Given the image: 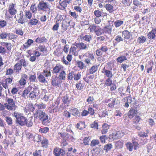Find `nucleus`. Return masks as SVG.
<instances>
[{"label": "nucleus", "mask_w": 156, "mask_h": 156, "mask_svg": "<svg viewBox=\"0 0 156 156\" xmlns=\"http://www.w3.org/2000/svg\"><path fill=\"white\" fill-rule=\"evenodd\" d=\"M6 109L10 111H15L17 106L16 105L15 101L12 98L6 97L5 99Z\"/></svg>", "instance_id": "f257e3e1"}, {"label": "nucleus", "mask_w": 156, "mask_h": 156, "mask_svg": "<svg viewBox=\"0 0 156 156\" xmlns=\"http://www.w3.org/2000/svg\"><path fill=\"white\" fill-rule=\"evenodd\" d=\"M13 116L16 118V123L22 126L25 125L26 118L21 113L14 112Z\"/></svg>", "instance_id": "f03ea898"}, {"label": "nucleus", "mask_w": 156, "mask_h": 156, "mask_svg": "<svg viewBox=\"0 0 156 156\" xmlns=\"http://www.w3.org/2000/svg\"><path fill=\"white\" fill-rule=\"evenodd\" d=\"M0 44V53L2 55L5 54L6 52V50L5 46L6 47L7 50L10 51L12 47V45L9 42H1Z\"/></svg>", "instance_id": "7ed1b4c3"}, {"label": "nucleus", "mask_w": 156, "mask_h": 156, "mask_svg": "<svg viewBox=\"0 0 156 156\" xmlns=\"http://www.w3.org/2000/svg\"><path fill=\"white\" fill-rule=\"evenodd\" d=\"M37 8L38 11L43 12H48V14L50 12V6L48 2H44V1L40 2L37 5Z\"/></svg>", "instance_id": "20e7f679"}, {"label": "nucleus", "mask_w": 156, "mask_h": 156, "mask_svg": "<svg viewBox=\"0 0 156 156\" xmlns=\"http://www.w3.org/2000/svg\"><path fill=\"white\" fill-rule=\"evenodd\" d=\"M16 8V5L15 4L12 3L9 4L8 8V11L10 15L8 14L7 12H6L5 14L6 17L11 18H12V17L10 16V15H11V16L15 15L17 12Z\"/></svg>", "instance_id": "39448f33"}, {"label": "nucleus", "mask_w": 156, "mask_h": 156, "mask_svg": "<svg viewBox=\"0 0 156 156\" xmlns=\"http://www.w3.org/2000/svg\"><path fill=\"white\" fill-rule=\"evenodd\" d=\"M27 66L26 62L24 58H22L19 61V62L16 63L14 66L13 69L14 71L17 73H19L21 71L22 66L24 67Z\"/></svg>", "instance_id": "423d86ee"}, {"label": "nucleus", "mask_w": 156, "mask_h": 156, "mask_svg": "<svg viewBox=\"0 0 156 156\" xmlns=\"http://www.w3.org/2000/svg\"><path fill=\"white\" fill-rule=\"evenodd\" d=\"M127 149L130 151H133V147L134 150H137L139 148V144L138 142L136 141H133L132 143L130 142H128L126 144Z\"/></svg>", "instance_id": "0eeeda50"}, {"label": "nucleus", "mask_w": 156, "mask_h": 156, "mask_svg": "<svg viewBox=\"0 0 156 156\" xmlns=\"http://www.w3.org/2000/svg\"><path fill=\"white\" fill-rule=\"evenodd\" d=\"M89 29L91 32H94L97 36H99L102 34V33L101 32V28H100L99 26H96L93 24L91 25H90Z\"/></svg>", "instance_id": "6e6552de"}, {"label": "nucleus", "mask_w": 156, "mask_h": 156, "mask_svg": "<svg viewBox=\"0 0 156 156\" xmlns=\"http://www.w3.org/2000/svg\"><path fill=\"white\" fill-rule=\"evenodd\" d=\"M58 134L60 135V136L63 139L66 140H69L73 141L75 139L73 137L74 134H72L71 133H58Z\"/></svg>", "instance_id": "1a4fd4ad"}, {"label": "nucleus", "mask_w": 156, "mask_h": 156, "mask_svg": "<svg viewBox=\"0 0 156 156\" xmlns=\"http://www.w3.org/2000/svg\"><path fill=\"white\" fill-rule=\"evenodd\" d=\"M40 121H41L43 125L47 126L50 122V119L48 115L44 112Z\"/></svg>", "instance_id": "9d476101"}, {"label": "nucleus", "mask_w": 156, "mask_h": 156, "mask_svg": "<svg viewBox=\"0 0 156 156\" xmlns=\"http://www.w3.org/2000/svg\"><path fill=\"white\" fill-rule=\"evenodd\" d=\"M108 50L107 47L106 45H102L96 51V55L98 57H102L104 53H106Z\"/></svg>", "instance_id": "9b49d317"}, {"label": "nucleus", "mask_w": 156, "mask_h": 156, "mask_svg": "<svg viewBox=\"0 0 156 156\" xmlns=\"http://www.w3.org/2000/svg\"><path fill=\"white\" fill-rule=\"evenodd\" d=\"M2 144L4 147L5 150L7 149L9 144L10 145L11 147H14V142L10 139L9 140L7 138H6L3 141Z\"/></svg>", "instance_id": "f8f14e48"}, {"label": "nucleus", "mask_w": 156, "mask_h": 156, "mask_svg": "<svg viewBox=\"0 0 156 156\" xmlns=\"http://www.w3.org/2000/svg\"><path fill=\"white\" fill-rule=\"evenodd\" d=\"M53 153L55 156H64L65 154V151L63 149L57 147L54 148Z\"/></svg>", "instance_id": "ddd939ff"}, {"label": "nucleus", "mask_w": 156, "mask_h": 156, "mask_svg": "<svg viewBox=\"0 0 156 156\" xmlns=\"http://www.w3.org/2000/svg\"><path fill=\"white\" fill-rule=\"evenodd\" d=\"M13 79V77L7 78L4 80H2L1 82V84L5 89H7L8 88V84L11 83L12 82Z\"/></svg>", "instance_id": "4468645a"}, {"label": "nucleus", "mask_w": 156, "mask_h": 156, "mask_svg": "<svg viewBox=\"0 0 156 156\" xmlns=\"http://www.w3.org/2000/svg\"><path fill=\"white\" fill-rule=\"evenodd\" d=\"M64 69V67L60 64H57L53 68L52 73L54 74H57Z\"/></svg>", "instance_id": "2eb2a0df"}, {"label": "nucleus", "mask_w": 156, "mask_h": 156, "mask_svg": "<svg viewBox=\"0 0 156 156\" xmlns=\"http://www.w3.org/2000/svg\"><path fill=\"white\" fill-rule=\"evenodd\" d=\"M23 12L21 11L19 14H17L16 16H15L18 23L23 24L25 22V20L23 18Z\"/></svg>", "instance_id": "dca6fc26"}, {"label": "nucleus", "mask_w": 156, "mask_h": 156, "mask_svg": "<svg viewBox=\"0 0 156 156\" xmlns=\"http://www.w3.org/2000/svg\"><path fill=\"white\" fill-rule=\"evenodd\" d=\"M36 50H38L41 53L42 55H46L48 53L47 48L44 45H39L37 48H36Z\"/></svg>", "instance_id": "f3484780"}, {"label": "nucleus", "mask_w": 156, "mask_h": 156, "mask_svg": "<svg viewBox=\"0 0 156 156\" xmlns=\"http://www.w3.org/2000/svg\"><path fill=\"white\" fill-rule=\"evenodd\" d=\"M39 90L37 88H34L33 91H31L28 95V97L31 99L36 98L39 95Z\"/></svg>", "instance_id": "a211bd4d"}, {"label": "nucleus", "mask_w": 156, "mask_h": 156, "mask_svg": "<svg viewBox=\"0 0 156 156\" xmlns=\"http://www.w3.org/2000/svg\"><path fill=\"white\" fill-rule=\"evenodd\" d=\"M137 113L138 111L137 109L132 107L128 111L127 115L129 119H131L137 115Z\"/></svg>", "instance_id": "6ab92c4d"}, {"label": "nucleus", "mask_w": 156, "mask_h": 156, "mask_svg": "<svg viewBox=\"0 0 156 156\" xmlns=\"http://www.w3.org/2000/svg\"><path fill=\"white\" fill-rule=\"evenodd\" d=\"M73 45L80 50H86L88 48V44H87L83 42H75Z\"/></svg>", "instance_id": "aec40b11"}, {"label": "nucleus", "mask_w": 156, "mask_h": 156, "mask_svg": "<svg viewBox=\"0 0 156 156\" xmlns=\"http://www.w3.org/2000/svg\"><path fill=\"white\" fill-rule=\"evenodd\" d=\"M41 24V22L38 20L36 18L31 19L29 21L28 24L29 27H32Z\"/></svg>", "instance_id": "412c9836"}, {"label": "nucleus", "mask_w": 156, "mask_h": 156, "mask_svg": "<svg viewBox=\"0 0 156 156\" xmlns=\"http://www.w3.org/2000/svg\"><path fill=\"white\" fill-rule=\"evenodd\" d=\"M101 73L104 74V76L108 78H112L113 76L112 71L107 69L105 67L101 70Z\"/></svg>", "instance_id": "4be33fe9"}, {"label": "nucleus", "mask_w": 156, "mask_h": 156, "mask_svg": "<svg viewBox=\"0 0 156 156\" xmlns=\"http://www.w3.org/2000/svg\"><path fill=\"white\" fill-rule=\"evenodd\" d=\"M61 82V80L57 76L52 78L51 82L52 86L55 87L58 86Z\"/></svg>", "instance_id": "5701e85b"}, {"label": "nucleus", "mask_w": 156, "mask_h": 156, "mask_svg": "<svg viewBox=\"0 0 156 156\" xmlns=\"http://www.w3.org/2000/svg\"><path fill=\"white\" fill-rule=\"evenodd\" d=\"M43 112H44L43 111L39 110H37L36 111L33 113V116L34 117V119H39L40 120Z\"/></svg>", "instance_id": "b1692460"}, {"label": "nucleus", "mask_w": 156, "mask_h": 156, "mask_svg": "<svg viewBox=\"0 0 156 156\" xmlns=\"http://www.w3.org/2000/svg\"><path fill=\"white\" fill-rule=\"evenodd\" d=\"M112 26L109 25L103 27L102 30L103 33L106 34H110L112 32Z\"/></svg>", "instance_id": "393cba45"}, {"label": "nucleus", "mask_w": 156, "mask_h": 156, "mask_svg": "<svg viewBox=\"0 0 156 156\" xmlns=\"http://www.w3.org/2000/svg\"><path fill=\"white\" fill-rule=\"evenodd\" d=\"M32 89V87L30 86H29L25 88V89L23 92L22 94V97L25 98H26L27 97H28V94L31 91Z\"/></svg>", "instance_id": "a878e982"}, {"label": "nucleus", "mask_w": 156, "mask_h": 156, "mask_svg": "<svg viewBox=\"0 0 156 156\" xmlns=\"http://www.w3.org/2000/svg\"><path fill=\"white\" fill-rule=\"evenodd\" d=\"M98 70V66L97 65H94L92 66L88 70L87 75L93 74L96 72Z\"/></svg>", "instance_id": "bb28decb"}, {"label": "nucleus", "mask_w": 156, "mask_h": 156, "mask_svg": "<svg viewBox=\"0 0 156 156\" xmlns=\"http://www.w3.org/2000/svg\"><path fill=\"white\" fill-rule=\"evenodd\" d=\"M122 36L125 39H129L132 37V34L130 32H129L127 30H124L122 33Z\"/></svg>", "instance_id": "cd10ccee"}, {"label": "nucleus", "mask_w": 156, "mask_h": 156, "mask_svg": "<svg viewBox=\"0 0 156 156\" xmlns=\"http://www.w3.org/2000/svg\"><path fill=\"white\" fill-rule=\"evenodd\" d=\"M147 36L150 40L154 39L156 37V28L153 29L150 32L148 33Z\"/></svg>", "instance_id": "c85d7f7f"}, {"label": "nucleus", "mask_w": 156, "mask_h": 156, "mask_svg": "<svg viewBox=\"0 0 156 156\" xmlns=\"http://www.w3.org/2000/svg\"><path fill=\"white\" fill-rule=\"evenodd\" d=\"M128 53H126L124 54V55H121L116 58V61L118 62L122 63L124 61L127 60V56L128 55Z\"/></svg>", "instance_id": "c756f323"}, {"label": "nucleus", "mask_w": 156, "mask_h": 156, "mask_svg": "<svg viewBox=\"0 0 156 156\" xmlns=\"http://www.w3.org/2000/svg\"><path fill=\"white\" fill-rule=\"evenodd\" d=\"M34 42V41L33 40L30 39H28L27 42L23 45V49H27L33 44Z\"/></svg>", "instance_id": "7c9ffc66"}, {"label": "nucleus", "mask_w": 156, "mask_h": 156, "mask_svg": "<svg viewBox=\"0 0 156 156\" xmlns=\"http://www.w3.org/2000/svg\"><path fill=\"white\" fill-rule=\"evenodd\" d=\"M116 101V98H110L108 100V102L109 101H111V102L109 103L108 104V109L110 111H111L113 108L115 104Z\"/></svg>", "instance_id": "2f4dec72"}, {"label": "nucleus", "mask_w": 156, "mask_h": 156, "mask_svg": "<svg viewBox=\"0 0 156 156\" xmlns=\"http://www.w3.org/2000/svg\"><path fill=\"white\" fill-rule=\"evenodd\" d=\"M105 7L106 9L110 13H113L115 10L113 6L109 3L106 4Z\"/></svg>", "instance_id": "473e14b6"}, {"label": "nucleus", "mask_w": 156, "mask_h": 156, "mask_svg": "<svg viewBox=\"0 0 156 156\" xmlns=\"http://www.w3.org/2000/svg\"><path fill=\"white\" fill-rule=\"evenodd\" d=\"M69 26V24H68V22L66 20H64L62 23L61 26L62 32H64L66 31Z\"/></svg>", "instance_id": "72a5a7b5"}, {"label": "nucleus", "mask_w": 156, "mask_h": 156, "mask_svg": "<svg viewBox=\"0 0 156 156\" xmlns=\"http://www.w3.org/2000/svg\"><path fill=\"white\" fill-rule=\"evenodd\" d=\"M41 73L47 78L51 76L50 68L48 67H47L46 69L43 70V72Z\"/></svg>", "instance_id": "f704fd0d"}, {"label": "nucleus", "mask_w": 156, "mask_h": 156, "mask_svg": "<svg viewBox=\"0 0 156 156\" xmlns=\"http://www.w3.org/2000/svg\"><path fill=\"white\" fill-rule=\"evenodd\" d=\"M110 125L106 123H104L102 126L101 133L102 134H105L107 133L109 129Z\"/></svg>", "instance_id": "c9c22d12"}, {"label": "nucleus", "mask_w": 156, "mask_h": 156, "mask_svg": "<svg viewBox=\"0 0 156 156\" xmlns=\"http://www.w3.org/2000/svg\"><path fill=\"white\" fill-rule=\"evenodd\" d=\"M41 142L42 147L45 148L48 147L49 142L47 138L43 136Z\"/></svg>", "instance_id": "e433bc0d"}, {"label": "nucleus", "mask_w": 156, "mask_h": 156, "mask_svg": "<svg viewBox=\"0 0 156 156\" xmlns=\"http://www.w3.org/2000/svg\"><path fill=\"white\" fill-rule=\"evenodd\" d=\"M59 6L58 8L60 10H64L67 7V4L63 0H60L59 2Z\"/></svg>", "instance_id": "4c0bfd02"}, {"label": "nucleus", "mask_w": 156, "mask_h": 156, "mask_svg": "<svg viewBox=\"0 0 156 156\" xmlns=\"http://www.w3.org/2000/svg\"><path fill=\"white\" fill-rule=\"evenodd\" d=\"M47 41V39L45 37H38L35 40V42L38 44L46 43Z\"/></svg>", "instance_id": "58836bf2"}, {"label": "nucleus", "mask_w": 156, "mask_h": 156, "mask_svg": "<svg viewBox=\"0 0 156 156\" xmlns=\"http://www.w3.org/2000/svg\"><path fill=\"white\" fill-rule=\"evenodd\" d=\"M44 76L42 73H41L37 77L39 81L41 83H44L47 82V78Z\"/></svg>", "instance_id": "ea45409f"}, {"label": "nucleus", "mask_w": 156, "mask_h": 156, "mask_svg": "<svg viewBox=\"0 0 156 156\" xmlns=\"http://www.w3.org/2000/svg\"><path fill=\"white\" fill-rule=\"evenodd\" d=\"M25 109L27 112V111L32 112L35 110V108L32 103H29L26 105Z\"/></svg>", "instance_id": "a19ab883"}, {"label": "nucleus", "mask_w": 156, "mask_h": 156, "mask_svg": "<svg viewBox=\"0 0 156 156\" xmlns=\"http://www.w3.org/2000/svg\"><path fill=\"white\" fill-rule=\"evenodd\" d=\"M92 39V36L90 35H86L83 36L81 37L80 36V39L81 40H84L85 41L87 42L88 43H90Z\"/></svg>", "instance_id": "79ce46f5"}, {"label": "nucleus", "mask_w": 156, "mask_h": 156, "mask_svg": "<svg viewBox=\"0 0 156 156\" xmlns=\"http://www.w3.org/2000/svg\"><path fill=\"white\" fill-rule=\"evenodd\" d=\"M123 146V143L120 140L116 141L115 144V149H119L122 148Z\"/></svg>", "instance_id": "37998d69"}, {"label": "nucleus", "mask_w": 156, "mask_h": 156, "mask_svg": "<svg viewBox=\"0 0 156 156\" xmlns=\"http://www.w3.org/2000/svg\"><path fill=\"white\" fill-rule=\"evenodd\" d=\"M58 77L61 80H64L66 78V71L63 69L59 73Z\"/></svg>", "instance_id": "c03bdc74"}, {"label": "nucleus", "mask_w": 156, "mask_h": 156, "mask_svg": "<svg viewBox=\"0 0 156 156\" xmlns=\"http://www.w3.org/2000/svg\"><path fill=\"white\" fill-rule=\"evenodd\" d=\"M69 96L68 94H66L62 97V101L63 104H69L70 102V100L69 99Z\"/></svg>", "instance_id": "a18cd8bd"}, {"label": "nucleus", "mask_w": 156, "mask_h": 156, "mask_svg": "<svg viewBox=\"0 0 156 156\" xmlns=\"http://www.w3.org/2000/svg\"><path fill=\"white\" fill-rule=\"evenodd\" d=\"M33 119L32 116L30 117L27 119H26L25 125L28 127H31L33 124Z\"/></svg>", "instance_id": "49530a36"}, {"label": "nucleus", "mask_w": 156, "mask_h": 156, "mask_svg": "<svg viewBox=\"0 0 156 156\" xmlns=\"http://www.w3.org/2000/svg\"><path fill=\"white\" fill-rule=\"evenodd\" d=\"M121 133L120 131H116L110 134V136L111 137L112 139L119 138V137H121V136L119 135Z\"/></svg>", "instance_id": "de8ad7c7"}, {"label": "nucleus", "mask_w": 156, "mask_h": 156, "mask_svg": "<svg viewBox=\"0 0 156 156\" xmlns=\"http://www.w3.org/2000/svg\"><path fill=\"white\" fill-rule=\"evenodd\" d=\"M77 48L75 46H72L70 48L69 54L71 53L75 56L78 55V53L76 51Z\"/></svg>", "instance_id": "09e8293b"}, {"label": "nucleus", "mask_w": 156, "mask_h": 156, "mask_svg": "<svg viewBox=\"0 0 156 156\" xmlns=\"http://www.w3.org/2000/svg\"><path fill=\"white\" fill-rule=\"evenodd\" d=\"M30 11L34 14H36L37 12V8L36 5L35 3H33L31 4L30 8Z\"/></svg>", "instance_id": "8fccbe9b"}, {"label": "nucleus", "mask_w": 156, "mask_h": 156, "mask_svg": "<svg viewBox=\"0 0 156 156\" xmlns=\"http://www.w3.org/2000/svg\"><path fill=\"white\" fill-rule=\"evenodd\" d=\"M49 128L47 127H44L40 128L39 132L41 133L46 134L49 131Z\"/></svg>", "instance_id": "3c124183"}, {"label": "nucleus", "mask_w": 156, "mask_h": 156, "mask_svg": "<svg viewBox=\"0 0 156 156\" xmlns=\"http://www.w3.org/2000/svg\"><path fill=\"white\" fill-rule=\"evenodd\" d=\"M76 128L79 129H83L85 127V124L84 122H80L76 125Z\"/></svg>", "instance_id": "603ef678"}, {"label": "nucleus", "mask_w": 156, "mask_h": 156, "mask_svg": "<svg viewBox=\"0 0 156 156\" xmlns=\"http://www.w3.org/2000/svg\"><path fill=\"white\" fill-rule=\"evenodd\" d=\"M15 33L16 34L20 36H23L24 34V32L21 28H15Z\"/></svg>", "instance_id": "864d4df0"}, {"label": "nucleus", "mask_w": 156, "mask_h": 156, "mask_svg": "<svg viewBox=\"0 0 156 156\" xmlns=\"http://www.w3.org/2000/svg\"><path fill=\"white\" fill-rule=\"evenodd\" d=\"M91 137L90 136H86L84 137L83 141L84 145H88L89 144V143L90 141Z\"/></svg>", "instance_id": "5fc2aeb1"}, {"label": "nucleus", "mask_w": 156, "mask_h": 156, "mask_svg": "<svg viewBox=\"0 0 156 156\" xmlns=\"http://www.w3.org/2000/svg\"><path fill=\"white\" fill-rule=\"evenodd\" d=\"M146 41L147 38L146 37L144 36H141L138 37L137 42L139 44H141L145 42Z\"/></svg>", "instance_id": "6e6d98bb"}, {"label": "nucleus", "mask_w": 156, "mask_h": 156, "mask_svg": "<svg viewBox=\"0 0 156 156\" xmlns=\"http://www.w3.org/2000/svg\"><path fill=\"white\" fill-rule=\"evenodd\" d=\"M112 148V145L111 144H108L104 146L103 149L106 152H108Z\"/></svg>", "instance_id": "4d7b16f0"}, {"label": "nucleus", "mask_w": 156, "mask_h": 156, "mask_svg": "<svg viewBox=\"0 0 156 156\" xmlns=\"http://www.w3.org/2000/svg\"><path fill=\"white\" fill-rule=\"evenodd\" d=\"M29 80L30 82H35L37 80L36 76L35 73L33 74L30 75L29 77Z\"/></svg>", "instance_id": "13d9d810"}, {"label": "nucleus", "mask_w": 156, "mask_h": 156, "mask_svg": "<svg viewBox=\"0 0 156 156\" xmlns=\"http://www.w3.org/2000/svg\"><path fill=\"white\" fill-rule=\"evenodd\" d=\"M81 72H74V80H79L81 76Z\"/></svg>", "instance_id": "bf43d9fd"}, {"label": "nucleus", "mask_w": 156, "mask_h": 156, "mask_svg": "<svg viewBox=\"0 0 156 156\" xmlns=\"http://www.w3.org/2000/svg\"><path fill=\"white\" fill-rule=\"evenodd\" d=\"M141 119L139 116L136 115L134 118L133 120V124L137 125L139 123V122L141 120Z\"/></svg>", "instance_id": "052dcab7"}, {"label": "nucleus", "mask_w": 156, "mask_h": 156, "mask_svg": "<svg viewBox=\"0 0 156 156\" xmlns=\"http://www.w3.org/2000/svg\"><path fill=\"white\" fill-rule=\"evenodd\" d=\"M43 136L39 135H35L34 138V141L37 143L41 142Z\"/></svg>", "instance_id": "680f3d73"}, {"label": "nucleus", "mask_w": 156, "mask_h": 156, "mask_svg": "<svg viewBox=\"0 0 156 156\" xmlns=\"http://www.w3.org/2000/svg\"><path fill=\"white\" fill-rule=\"evenodd\" d=\"M100 143L99 141L97 139H93L91 142L90 146L91 147H94Z\"/></svg>", "instance_id": "e2e57ef3"}, {"label": "nucleus", "mask_w": 156, "mask_h": 156, "mask_svg": "<svg viewBox=\"0 0 156 156\" xmlns=\"http://www.w3.org/2000/svg\"><path fill=\"white\" fill-rule=\"evenodd\" d=\"M74 72L75 71H72L69 73L67 75L68 80H72L73 78L74 79Z\"/></svg>", "instance_id": "0e129e2a"}, {"label": "nucleus", "mask_w": 156, "mask_h": 156, "mask_svg": "<svg viewBox=\"0 0 156 156\" xmlns=\"http://www.w3.org/2000/svg\"><path fill=\"white\" fill-rule=\"evenodd\" d=\"M90 127L94 129H98V123L96 121H94L90 125Z\"/></svg>", "instance_id": "69168bd1"}, {"label": "nucleus", "mask_w": 156, "mask_h": 156, "mask_svg": "<svg viewBox=\"0 0 156 156\" xmlns=\"http://www.w3.org/2000/svg\"><path fill=\"white\" fill-rule=\"evenodd\" d=\"M14 69L11 68H7L6 70L5 75L6 76H11L14 73Z\"/></svg>", "instance_id": "338daca9"}, {"label": "nucleus", "mask_w": 156, "mask_h": 156, "mask_svg": "<svg viewBox=\"0 0 156 156\" xmlns=\"http://www.w3.org/2000/svg\"><path fill=\"white\" fill-rule=\"evenodd\" d=\"M41 150H36L33 153V156H42Z\"/></svg>", "instance_id": "774afa93"}]
</instances>
